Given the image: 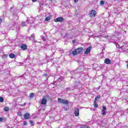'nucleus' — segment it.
<instances>
[{
  "label": "nucleus",
  "instance_id": "1",
  "mask_svg": "<svg viewBox=\"0 0 128 128\" xmlns=\"http://www.w3.org/2000/svg\"><path fill=\"white\" fill-rule=\"evenodd\" d=\"M84 50V48L82 47L78 48L76 49H75L72 52L73 56H76V54H80V52H82Z\"/></svg>",
  "mask_w": 128,
  "mask_h": 128
},
{
  "label": "nucleus",
  "instance_id": "2",
  "mask_svg": "<svg viewBox=\"0 0 128 128\" xmlns=\"http://www.w3.org/2000/svg\"><path fill=\"white\" fill-rule=\"evenodd\" d=\"M46 98H50V96H43V98L41 101V104H46Z\"/></svg>",
  "mask_w": 128,
  "mask_h": 128
},
{
  "label": "nucleus",
  "instance_id": "3",
  "mask_svg": "<svg viewBox=\"0 0 128 128\" xmlns=\"http://www.w3.org/2000/svg\"><path fill=\"white\" fill-rule=\"evenodd\" d=\"M58 102H60V104H68V100H66L60 98H58Z\"/></svg>",
  "mask_w": 128,
  "mask_h": 128
},
{
  "label": "nucleus",
  "instance_id": "4",
  "mask_svg": "<svg viewBox=\"0 0 128 128\" xmlns=\"http://www.w3.org/2000/svg\"><path fill=\"white\" fill-rule=\"evenodd\" d=\"M64 20L62 17H58L57 18L54 20L55 22H64Z\"/></svg>",
  "mask_w": 128,
  "mask_h": 128
},
{
  "label": "nucleus",
  "instance_id": "5",
  "mask_svg": "<svg viewBox=\"0 0 128 128\" xmlns=\"http://www.w3.org/2000/svg\"><path fill=\"white\" fill-rule=\"evenodd\" d=\"M96 12L94 10H92L90 14V16L91 18L96 16Z\"/></svg>",
  "mask_w": 128,
  "mask_h": 128
},
{
  "label": "nucleus",
  "instance_id": "6",
  "mask_svg": "<svg viewBox=\"0 0 128 128\" xmlns=\"http://www.w3.org/2000/svg\"><path fill=\"white\" fill-rule=\"evenodd\" d=\"M74 115L76 116H80V109L78 108H75Z\"/></svg>",
  "mask_w": 128,
  "mask_h": 128
},
{
  "label": "nucleus",
  "instance_id": "7",
  "mask_svg": "<svg viewBox=\"0 0 128 128\" xmlns=\"http://www.w3.org/2000/svg\"><path fill=\"white\" fill-rule=\"evenodd\" d=\"M106 108L105 106H104L102 110V116H106Z\"/></svg>",
  "mask_w": 128,
  "mask_h": 128
},
{
  "label": "nucleus",
  "instance_id": "8",
  "mask_svg": "<svg viewBox=\"0 0 128 128\" xmlns=\"http://www.w3.org/2000/svg\"><path fill=\"white\" fill-rule=\"evenodd\" d=\"M92 50V47H88L86 49V52H84L85 54H88L90 52V50Z\"/></svg>",
  "mask_w": 128,
  "mask_h": 128
},
{
  "label": "nucleus",
  "instance_id": "9",
  "mask_svg": "<svg viewBox=\"0 0 128 128\" xmlns=\"http://www.w3.org/2000/svg\"><path fill=\"white\" fill-rule=\"evenodd\" d=\"M21 48L22 50H26L28 49V46H26V45L25 44H22L21 46Z\"/></svg>",
  "mask_w": 128,
  "mask_h": 128
},
{
  "label": "nucleus",
  "instance_id": "10",
  "mask_svg": "<svg viewBox=\"0 0 128 128\" xmlns=\"http://www.w3.org/2000/svg\"><path fill=\"white\" fill-rule=\"evenodd\" d=\"M30 113H26L24 114V118L25 120H28V118H30Z\"/></svg>",
  "mask_w": 128,
  "mask_h": 128
},
{
  "label": "nucleus",
  "instance_id": "11",
  "mask_svg": "<svg viewBox=\"0 0 128 128\" xmlns=\"http://www.w3.org/2000/svg\"><path fill=\"white\" fill-rule=\"evenodd\" d=\"M104 62L105 64H110L112 62L110 61V60L108 59V58H106L104 60Z\"/></svg>",
  "mask_w": 128,
  "mask_h": 128
},
{
  "label": "nucleus",
  "instance_id": "12",
  "mask_svg": "<svg viewBox=\"0 0 128 128\" xmlns=\"http://www.w3.org/2000/svg\"><path fill=\"white\" fill-rule=\"evenodd\" d=\"M100 95L97 96H96V98H94V102H97V100H100Z\"/></svg>",
  "mask_w": 128,
  "mask_h": 128
},
{
  "label": "nucleus",
  "instance_id": "13",
  "mask_svg": "<svg viewBox=\"0 0 128 128\" xmlns=\"http://www.w3.org/2000/svg\"><path fill=\"white\" fill-rule=\"evenodd\" d=\"M50 18H52V16H48V17H46L45 18V20H46V22H48V20H50Z\"/></svg>",
  "mask_w": 128,
  "mask_h": 128
},
{
  "label": "nucleus",
  "instance_id": "14",
  "mask_svg": "<svg viewBox=\"0 0 128 128\" xmlns=\"http://www.w3.org/2000/svg\"><path fill=\"white\" fill-rule=\"evenodd\" d=\"M26 24H28V21H26V22H22V24H21V26H26Z\"/></svg>",
  "mask_w": 128,
  "mask_h": 128
},
{
  "label": "nucleus",
  "instance_id": "15",
  "mask_svg": "<svg viewBox=\"0 0 128 128\" xmlns=\"http://www.w3.org/2000/svg\"><path fill=\"white\" fill-rule=\"evenodd\" d=\"M9 56L10 58H14L15 56H14V54H10Z\"/></svg>",
  "mask_w": 128,
  "mask_h": 128
},
{
  "label": "nucleus",
  "instance_id": "16",
  "mask_svg": "<svg viewBox=\"0 0 128 128\" xmlns=\"http://www.w3.org/2000/svg\"><path fill=\"white\" fill-rule=\"evenodd\" d=\"M4 112H8V110H10V108H8V106H6L4 108Z\"/></svg>",
  "mask_w": 128,
  "mask_h": 128
},
{
  "label": "nucleus",
  "instance_id": "17",
  "mask_svg": "<svg viewBox=\"0 0 128 128\" xmlns=\"http://www.w3.org/2000/svg\"><path fill=\"white\" fill-rule=\"evenodd\" d=\"M31 40H34V34H32Z\"/></svg>",
  "mask_w": 128,
  "mask_h": 128
},
{
  "label": "nucleus",
  "instance_id": "18",
  "mask_svg": "<svg viewBox=\"0 0 128 128\" xmlns=\"http://www.w3.org/2000/svg\"><path fill=\"white\" fill-rule=\"evenodd\" d=\"M94 108H98V104H96V102L94 101Z\"/></svg>",
  "mask_w": 128,
  "mask_h": 128
},
{
  "label": "nucleus",
  "instance_id": "19",
  "mask_svg": "<svg viewBox=\"0 0 128 128\" xmlns=\"http://www.w3.org/2000/svg\"><path fill=\"white\" fill-rule=\"evenodd\" d=\"M6 120V118H2V122H4Z\"/></svg>",
  "mask_w": 128,
  "mask_h": 128
},
{
  "label": "nucleus",
  "instance_id": "20",
  "mask_svg": "<svg viewBox=\"0 0 128 128\" xmlns=\"http://www.w3.org/2000/svg\"><path fill=\"white\" fill-rule=\"evenodd\" d=\"M4 98L2 97H0V102H4Z\"/></svg>",
  "mask_w": 128,
  "mask_h": 128
},
{
  "label": "nucleus",
  "instance_id": "21",
  "mask_svg": "<svg viewBox=\"0 0 128 128\" xmlns=\"http://www.w3.org/2000/svg\"><path fill=\"white\" fill-rule=\"evenodd\" d=\"M34 93H31L30 94V98H34Z\"/></svg>",
  "mask_w": 128,
  "mask_h": 128
},
{
  "label": "nucleus",
  "instance_id": "22",
  "mask_svg": "<svg viewBox=\"0 0 128 128\" xmlns=\"http://www.w3.org/2000/svg\"><path fill=\"white\" fill-rule=\"evenodd\" d=\"M17 114H18V116H22V112H18L17 113Z\"/></svg>",
  "mask_w": 128,
  "mask_h": 128
},
{
  "label": "nucleus",
  "instance_id": "23",
  "mask_svg": "<svg viewBox=\"0 0 128 128\" xmlns=\"http://www.w3.org/2000/svg\"><path fill=\"white\" fill-rule=\"evenodd\" d=\"M30 124H32V126H34V121L33 120H30Z\"/></svg>",
  "mask_w": 128,
  "mask_h": 128
},
{
  "label": "nucleus",
  "instance_id": "24",
  "mask_svg": "<svg viewBox=\"0 0 128 128\" xmlns=\"http://www.w3.org/2000/svg\"><path fill=\"white\" fill-rule=\"evenodd\" d=\"M24 126H28V122L24 121Z\"/></svg>",
  "mask_w": 128,
  "mask_h": 128
},
{
  "label": "nucleus",
  "instance_id": "25",
  "mask_svg": "<svg viewBox=\"0 0 128 128\" xmlns=\"http://www.w3.org/2000/svg\"><path fill=\"white\" fill-rule=\"evenodd\" d=\"M100 4H104V0H101Z\"/></svg>",
  "mask_w": 128,
  "mask_h": 128
},
{
  "label": "nucleus",
  "instance_id": "26",
  "mask_svg": "<svg viewBox=\"0 0 128 128\" xmlns=\"http://www.w3.org/2000/svg\"><path fill=\"white\" fill-rule=\"evenodd\" d=\"M82 128H90V126H82Z\"/></svg>",
  "mask_w": 128,
  "mask_h": 128
},
{
  "label": "nucleus",
  "instance_id": "27",
  "mask_svg": "<svg viewBox=\"0 0 128 128\" xmlns=\"http://www.w3.org/2000/svg\"><path fill=\"white\" fill-rule=\"evenodd\" d=\"M78 82H76V83H75V85H74V86H78Z\"/></svg>",
  "mask_w": 128,
  "mask_h": 128
},
{
  "label": "nucleus",
  "instance_id": "28",
  "mask_svg": "<svg viewBox=\"0 0 128 128\" xmlns=\"http://www.w3.org/2000/svg\"><path fill=\"white\" fill-rule=\"evenodd\" d=\"M72 90V88H66V92H68V90Z\"/></svg>",
  "mask_w": 128,
  "mask_h": 128
},
{
  "label": "nucleus",
  "instance_id": "29",
  "mask_svg": "<svg viewBox=\"0 0 128 128\" xmlns=\"http://www.w3.org/2000/svg\"><path fill=\"white\" fill-rule=\"evenodd\" d=\"M2 18H0V26L2 24Z\"/></svg>",
  "mask_w": 128,
  "mask_h": 128
},
{
  "label": "nucleus",
  "instance_id": "30",
  "mask_svg": "<svg viewBox=\"0 0 128 128\" xmlns=\"http://www.w3.org/2000/svg\"><path fill=\"white\" fill-rule=\"evenodd\" d=\"M42 40H46V38L44 37H42Z\"/></svg>",
  "mask_w": 128,
  "mask_h": 128
},
{
  "label": "nucleus",
  "instance_id": "31",
  "mask_svg": "<svg viewBox=\"0 0 128 128\" xmlns=\"http://www.w3.org/2000/svg\"><path fill=\"white\" fill-rule=\"evenodd\" d=\"M2 118H0V122H2Z\"/></svg>",
  "mask_w": 128,
  "mask_h": 128
},
{
  "label": "nucleus",
  "instance_id": "32",
  "mask_svg": "<svg viewBox=\"0 0 128 128\" xmlns=\"http://www.w3.org/2000/svg\"><path fill=\"white\" fill-rule=\"evenodd\" d=\"M32 2H36V0H32Z\"/></svg>",
  "mask_w": 128,
  "mask_h": 128
},
{
  "label": "nucleus",
  "instance_id": "33",
  "mask_svg": "<svg viewBox=\"0 0 128 128\" xmlns=\"http://www.w3.org/2000/svg\"><path fill=\"white\" fill-rule=\"evenodd\" d=\"M74 2H78V0H74Z\"/></svg>",
  "mask_w": 128,
  "mask_h": 128
},
{
  "label": "nucleus",
  "instance_id": "34",
  "mask_svg": "<svg viewBox=\"0 0 128 128\" xmlns=\"http://www.w3.org/2000/svg\"><path fill=\"white\" fill-rule=\"evenodd\" d=\"M127 68H128V64H127Z\"/></svg>",
  "mask_w": 128,
  "mask_h": 128
},
{
  "label": "nucleus",
  "instance_id": "35",
  "mask_svg": "<svg viewBox=\"0 0 128 128\" xmlns=\"http://www.w3.org/2000/svg\"><path fill=\"white\" fill-rule=\"evenodd\" d=\"M71 74H74V72H72Z\"/></svg>",
  "mask_w": 128,
  "mask_h": 128
},
{
  "label": "nucleus",
  "instance_id": "36",
  "mask_svg": "<svg viewBox=\"0 0 128 128\" xmlns=\"http://www.w3.org/2000/svg\"><path fill=\"white\" fill-rule=\"evenodd\" d=\"M5 0V1H6V0Z\"/></svg>",
  "mask_w": 128,
  "mask_h": 128
}]
</instances>
